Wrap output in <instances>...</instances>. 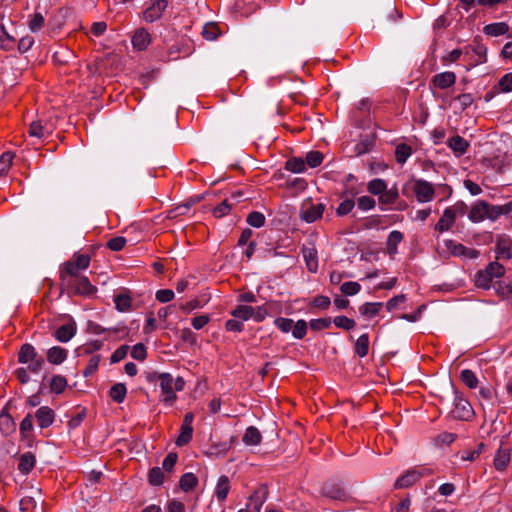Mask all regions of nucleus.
I'll use <instances>...</instances> for the list:
<instances>
[{"mask_svg": "<svg viewBox=\"0 0 512 512\" xmlns=\"http://www.w3.org/2000/svg\"><path fill=\"white\" fill-rule=\"evenodd\" d=\"M489 214L490 205L485 201H479L472 206L468 217L472 222L476 223L483 221L485 218H489Z\"/></svg>", "mask_w": 512, "mask_h": 512, "instance_id": "12", "label": "nucleus"}, {"mask_svg": "<svg viewBox=\"0 0 512 512\" xmlns=\"http://www.w3.org/2000/svg\"><path fill=\"white\" fill-rule=\"evenodd\" d=\"M446 247L454 256L466 257L470 259H475L479 256V251L467 248L461 243H456L453 240L446 241Z\"/></svg>", "mask_w": 512, "mask_h": 512, "instance_id": "10", "label": "nucleus"}, {"mask_svg": "<svg viewBox=\"0 0 512 512\" xmlns=\"http://www.w3.org/2000/svg\"><path fill=\"white\" fill-rule=\"evenodd\" d=\"M511 240L509 237L502 235L496 240V258L497 259H510L511 258Z\"/></svg>", "mask_w": 512, "mask_h": 512, "instance_id": "17", "label": "nucleus"}, {"mask_svg": "<svg viewBox=\"0 0 512 512\" xmlns=\"http://www.w3.org/2000/svg\"><path fill=\"white\" fill-rule=\"evenodd\" d=\"M72 57L73 54L69 49H61L60 51H56L53 54L54 62L61 65L68 63L69 59H71Z\"/></svg>", "mask_w": 512, "mask_h": 512, "instance_id": "57", "label": "nucleus"}, {"mask_svg": "<svg viewBox=\"0 0 512 512\" xmlns=\"http://www.w3.org/2000/svg\"><path fill=\"white\" fill-rule=\"evenodd\" d=\"M149 382L160 381L162 393L165 395L164 402L172 403L176 399V394L173 388L174 379L170 373H153L148 375Z\"/></svg>", "mask_w": 512, "mask_h": 512, "instance_id": "4", "label": "nucleus"}, {"mask_svg": "<svg viewBox=\"0 0 512 512\" xmlns=\"http://www.w3.org/2000/svg\"><path fill=\"white\" fill-rule=\"evenodd\" d=\"M232 316L241 321H247L252 318L253 307L247 305H238L232 312Z\"/></svg>", "mask_w": 512, "mask_h": 512, "instance_id": "37", "label": "nucleus"}, {"mask_svg": "<svg viewBox=\"0 0 512 512\" xmlns=\"http://www.w3.org/2000/svg\"><path fill=\"white\" fill-rule=\"evenodd\" d=\"M229 490V478L226 475L220 476L215 488V496L217 497L218 501H224L227 498Z\"/></svg>", "mask_w": 512, "mask_h": 512, "instance_id": "26", "label": "nucleus"}, {"mask_svg": "<svg viewBox=\"0 0 512 512\" xmlns=\"http://www.w3.org/2000/svg\"><path fill=\"white\" fill-rule=\"evenodd\" d=\"M355 353L363 358L368 354L369 351V336L368 334H362L358 337L354 345Z\"/></svg>", "mask_w": 512, "mask_h": 512, "instance_id": "31", "label": "nucleus"}, {"mask_svg": "<svg viewBox=\"0 0 512 512\" xmlns=\"http://www.w3.org/2000/svg\"><path fill=\"white\" fill-rule=\"evenodd\" d=\"M36 463L35 455L32 452H26L20 455L18 462V470L27 475L34 468Z\"/></svg>", "mask_w": 512, "mask_h": 512, "instance_id": "19", "label": "nucleus"}, {"mask_svg": "<svg viewBox=\"0 0 512 512\" xmlns=\"http://www.w3.org/2000/svg\"><path fill=\"white\" fill-rule=\"evenodd\" d=\"M510 212H512V201L506 203L505 205L490 206L489 219L495 220L500 215H507Z\"/></svg>", "mask_w": 512, "mask_h": 512, "instance_id": "39", "label": "nucleus"}, {"mask_svg": "<svg viewBox=\"0 0 512 512\" xmlns=\"http://www.w3.org/2000/svg\"><path fill=\"white\" fill-rule=\"evenodd\" d=\"M447 145L458 156L463 155L466 152L467 148L469 147V143L467 142V140H465L463 137L459 135H455L449 138L447 141Z\"/></svg>", "mask_w": 512, "mask_h": 512, "instance_id": "23", "label": "nucleus"}, {"mask_svg": "<svg viewBox=\"0 0 512 512\" xmlns=\"http://www.w3.org/2000/svg\"><path fill=\"white\" fill-rule=\"evenodd\" d=\"M193 428L187 426H181L180 434L176 440L177 446H184L188 444L192 439Z\"/></svg>", "mask_w": 512, "mask_h": 512, "instance_id": "51", "label": "nucleus"}, {"mask_svg": "<svg viewBox=\"0 0 512 512\" xmlns=\"http://www.w3.org/2000/svg\"><path fill=\"white\" fill-rule=\"evenodd\" d=\"M305 164L311 168L318 167L323 161V154L319 151H310L305 158Z\"/></svg>", "mask_w": 512, "mask_h": 512, "instance_id": "49", "label": "nucleus"}, {"mask_svg": "<svg viewBox=\"0 0 512 512\" xmlns=\"http://www.w3.org/2000/svg\"><path fill=\"white\" fill-rule=\"evenodd\" d=\"M456 217L449 207H447L443 215L440 217L439 221L435 225V230L439 232L448 231L454 224Z\"/></svg>", "mask_w": 512, "mask_h": 512, "instance_id": "21", "label": "nucleus"}, {"mask_svg": "<svg viewBox=\"0 0 512 512\" xmlns=\"http://www.w3.org/2000/svg\"><path fill=\"white\" fill-rule=\"evenodd\" d=\"M324 209L325 206L322 203L310 205L302 209L301 218L307 223H312L322 217Z\"/></svg>", "mask_w": 512, "mask_h": 512, "instance_id": "15", "label": "nucleus"}, {"mask_svg": "<svg viewBox=\"0 0 512 512\" xmlns=\"http://www.w3.org/2000/svg\"><path fill=\"white\" fill-rule=\"evenodd\" d=\"M16 429V424L13 420V418L5 412H2L0 414V430L2 433L8 435L12 432H14Z\"/></svg>", "mask_w": 512, "mask_h": 512, "instance_id": "34", "label": "nucleus"}, {"mask_svg": "<svg viewBox=\"0 0 512 512\" xmlns=\"http://www.w3.org/2000/svg\"><path fill=\"white\" fill-rule=\"evenodd\" d=\"M261 440H262L261 433L254 426H249L246 429V431L243 435V438H242V441L244 442V444L249 445V446H256L261 443Z\"/></svg>", "mask_w": 512, "mask_h": 512, "instance_id": "27", "label": "nucleus"}, {"mask_svg": "<svg viewBox=\"0 0 512 512\" xmlns=\"http://www.w3.org/2000/svg\"><path fill=\"white\" fill-rule=\"evenodd\" d=\"M460 379L470 389H475L478 386V379L475 373L470 369L462 370Z\"/></svg>", "mask_w": 512, "mask_h": 512, "instance_id": "41", "label": "nucleus"}, {"mask_svg": "<svg viewBox=\"0 0 512 512\" xmlns=\"http://www.w3.org/2000/svg\"><path fill=\"white\" fill-rule=\"evenodd\" d=\"M321 494L330 499L340 501H345L349 497L346 489L340 483L334 481L326 482L321 489Z\"/></svg>", "mask_w": 512, "mask_h": 512, "instance_id": "7", "label": "nucleus"}, {"mask_svg": "<svg viewBox=\"0 0 512 512\" xmlns=\"http://www.w3.org/2000/svg\"><path fill=\"white\" fill-rule=\"evenodd\" d=\"M149 483L153 486H159L164 481V473L160 467H153L148 473Z\"/></svg>", "mask_w": 512, "mask_h": 512, "instance_id": "45", "label": "nucleus"}, {"mask_svg": "<svg viewBox=\"0 0 512 512\" xmlns=\"http://www.w3.org/2000/svg\"><path fill=\"white\" fill-rule=\"evenodd\" d=\"M354 206H355L354 200L346 199L340 203V205L336 209V214L338 216H345L353 210Z\"/></svg>", "mask_w": 512, "mask_h": 512, "instance_id": "59", "label": "nucleus"}, {"mask_svg": "<svg viewBox=\"0 0 512 512\" xmlns=\"http://www.w3.org/2000/svg\"><path fill=\"white\" fill-rule=\"evenodd\" d=\"M483 30H484V33L487 35L500 36V35L506 34L509 30V27L504 22H497V23H492V24L486 25Z\"/></svg>", "mask_w": 512, "mask_h": 512, "instance_id": "32", "label": "nucleus"}, {"mask_svg": "<svg viewBox=\"0 0 512 512\" xmlns=\"http://www.w3.org/2000/svg\"><path fill=\"white\" fill-rule=\"evenodd\" d=\"M81 270L73 264V261H67L60 270V287L69 284L76 278L83 276Z\"/></svg>", "mask_w": 512, "mask_h": 512, "instance_id": "8", "label": "nucleus"}, {"mask_svg": "<svg viewBox=\"0 0 512 512\" xmlns=\"http://www.w3.org/2000/svg\"><path fill=\"white\" fill-rule=\"evenodd\" d=\"M430 474H432V470L429 468L415 467L413 469L408 470L406 473H404L402 476H400L396 480V482L394 484V488L395 489H403V488L411 487L422 477H425Z\"/></svg>", "mask_w": 512, "mask_h": 512, "instance_id": "3", "label": "nucleus"}, {"mask_svg": "<svg viewBox=\"0 0 512 512\" xmlns=\"http://www.w3.org/2000/svg\"><path fill=\"white\" fill-rule=\"evenodd\" d=\"M285 169L292 173H302L306 170V164L302 158L293 157L286 162Z\"/></svg>", "mask_w": 512, "mask_h": 512, "instance_id": "38", "label": "nucleus"}, {"mask_svg": "<svg viewBox=\"0 0 512 512\" xmlns=\"http://www.w3.org/2000/svg\"><path fill=\"white\" fill-rule=\"evenodd\" d=\"M382 305L381 302H367L359 307V312L366 318H373L378 315Z\"/></svg>", "mask_w": 512, "mask_h": 512, "instance_id": "29", "label": "nucleus"}, {"mask_svg": "<svg viewBox=\"0 0 512 512\" xmlns=\"http://www.w3.org/2000/svg\"><path fill=\"white\" fill-rule=\"evenodd\" d=\"M387 183L381 178H375L368 182L367 191L378 196V203L383 206L394 204L399 198V192L396 186L387 188Z\"/></svg>", "mask_w": 512, "mask_h": 512, "instance_id": "1", "label": "nucleus"}, {"mask_svg": "<svg viewBox=\"0 0 512 512\" xmlns=\"http://www.w3.org/2000/svg\"><path fill=\"white\" fill-rule=\"evenodd\" d=\"M411 153L412 149L409 145H406L404 143L397 145L395 149L396 161L399 164H404L406 160L410 157Z\"/></svg>", "mask_w": 512, "mask_h": 512, "instance_id": "42", "label": "nucleus"}, {"mask_svg": "<svg viewBox=\"0 0 512 512\" xmlns=\"http://www.w3.org/2000/svg\"><path fill=\"white\" fill-rule=\"evenodd\" d=\"M198 480L193 473H185L180 478V488L185 491H191L197 485Z\"/></svg>", "mask_w": 512, "mask_h": 512, "instance_id": "40", "label": "nucleus"}, {"mask_svg": "<svg viewBox=\"0 0 512 512\" xmlns=\"http://www.w3.org/2000/svg\"><path fill=\"white\" fill-rule=\"evenodd\" d=\"M332 320L331 318H319V319H312L309 322L310 328L314 331H320L322 329H327L331 326Z\"/></svg>", "mask_w": 512, "mask_h": 512, "instance_id": "56", "label": "nucleus"}, {"mask_svg": "<svg viewBox=\"0 0 512 512\" xmlns=\"http://www.w3.org/2000/svg\"><path fill=\"white\" fill-rule=\"evenodd\" d=\"M357 205L361 210H371L375 207L376 201L370 196H361L357 200Z\"/></svg>", "mask_w": 512, "mask_h": 512, "instance_id": "62", "label": "nucleus"}, {"mask_svg": "<svg viewBox=\"0 0 512 512\" xmlns=\"http://www.w3.org/2000/svg\"><path fill=\"white\" fill-rule=\"evenodd\" d=\"M464 53L466 55H469L470 53L475 54L477 56V59H475V64L486 62L487 48L485 45L479 42H474V44L466 46L464 48Z\"/></svg>", "mask_w": 512, "mask_h": 512, "instance_id": "22", "label": "nucleus"}, {"mask_svg": "<svg viewBox=\"0 0 512 512\" xmlns=\"http://www.w3.org/2000/svg\"><path fill=\"white\" fill-rule=\"evenodd\" d=\"M453 403L454 408L451 411V415L453 418L468 421L473 417L474 411L471 404L467 399L463 397L462 394H460L457 391L454 392Z\"/></svg>", "mask_w": 512, "mask_h": 512, "instance_id": "5", "label": "nucleus"}, {"mask_svg": "<svg viewBox=\"0 0 512 512\" xmlns=\"http://www.w3.org/2000/svg\"><path fill=\"white\" fill-rule=\"evenodd\" d=\"M44 25V17L41 13H34L32 18L29 21V28L31 31L36 32L39 31Z\"/></svg>", "mask_w": 512, "mask_h": 512, "instance_id": "61", "label": "nucleus"}, {"mask_svg": "<svg viewBox=\"0 0 512 512\" xmlns=\"http://www.w3.org/2000/svg\"><path fill=\"white\" fill-rule=\"evenodd\" d=\"M116 309L120 312H127L131 309L132 299L126 293H121L114 298Z\"/></svg>", "mask_w": 512, "mask_h": 512, "instance_id": "35", "label": "nucleus"}, {"mask_svg": "<svg viewBox=\"0 0 512 512\" xmlns=\"http://www.w3.org/2000/svg\"><path fill=\"white\" fill-rule=\"evenodd\" d=\"M485 272L489 273V276L493 278H500L505 273V268L503 265L499 264L498 262H491L487 265V267L484 269Z\"/></svg>", "mask_w": 512, "mask_h": 512, "instance_id": "53", "label": "nucleus"}, {"mask_svg": "<svg viewBox=\"0 0 512 512\" xmlns=\"http://www.w3.org/2000/svg\"><path fill=\"white\" fill-rule=\"evenodd\" d=\"M220 33L219 27L216 23H207L204 25L202 35L206 40H215Z\"/></svg>", "mask_w": 512, "mask_h": 512, "instance_id": "44", "label": "nucleus"}, {"mask_svg": "<svg viewBox=\"0 0 512 512\" xmlns=\"http://www.w3.org/2000/svg\"><path fill=\"white\" fill-rule=\"evenodd\" d=\"M333 323L336 327L344 329L346 331L352 330L356 325L353 319L348 318L346 316H336L333 319Z\"/></svg>", "mask_w": 512, "mask_h": 512, "instance_id": "50", "label": "nucleus"}, {"mask_svg": "<svg viewBox=\"0 0 512 512\" xmlns=\"http://www.w3.org/2000/svg\"><path fill=\"white\" fill-rule=\"evenodd\" d=\"M147 352L146 347L142 343H138L132 347L131 357L138 361H144L146 359Z\"/></svg>", "mask_w": 512, "mask_h": 512, "instance_id": "60", "label": "nucleus"}, {"mask_svg": "<svg viewBox=\"0 0 512 512\" xmlns=\"http://www.w3.org/2000/svg\"><path fill=\"white\" fill-rule=\"evenodd\" d=\"M246 221L250 226L260 228L265 224V216L261 212L253 211L248 214Z\"/></svg>", "mask_w": 512, "mask_h": 512, "instance_id": "48", "label": "nucleus"}, {"mask_svg": "<svg viewBox=\"0 0 512 512\" xmlns=\"http://www.w3.org/2000/svg\"><path fill=\"white\" fill-rule=\"evenodd\" d=\"M76 333V324L74 322L60 326L55 331V338L62 343L68 342Z\"/></svg>", "mask_w": 512, "mask_h": 512, "instance_id": "20", "label": "nucleus"}, {"mask_svg": "<svg viewBox=\"0 0 512 512\" xmlns=\"http://www.w3.org/2000/svg\"><path fill=\"white\" fill-rule=\"evenodd\" d=\"M37 352L35 348L29 344H23L20 348V351L18 353V361L20 363L26 364L29 363L32 360H35V357H37Z\"/></svg>", "mask_w": 512, "mask_h": 512, "instance_id": "28", "label": "nucleus"}, {"mask_svg": "<svg viewBox=\"0 0 512 512\" xmlns=\"http://www.w3.org/2000/svg\"><path fill=\"white\" fill-rule=\"evenodd\" d=\"M456 81V75L453 72L446 71L439 74H436L432 78V83L440 88V89H446L452 86Z\"/></svg>", "mask_w": 512, "mask_h": 512, "instance_id": "18", "label": "nucleus"}, {"mask_svg": "<svg viewBox=\"0 0 512 512\" xmlns=\"http://www.w3.org/2000/svg\"><path fill=\"white\" fill-rule=\"evenodd\" d=\"M499 89L503 93H508L512 91V73H506L499 80Z\"/></svg>", "mask_w": 512, "mask_h": 512, "instance_id": "63", "label": "nucleus"}, {"mask_svg": "<svg viewBox=\"0 0 512 512\" xmlns=\"http://www.w3.org/2000/svg\"><path fill=\"white\" fill-rule=\"evenodd\" d=\"M35 417L41 428H47L52 425L55 413L50 407L42 406L36 411Z\"/></svg>", "mask_w": 512, "mask_h": 512, "instance_id": "16", "label": "nucleus"}, {"mask_svg": "<svg viewBox=\"0 0 512 512\" xmlns=\"http://www.w3.org/2000/svg\"><path fill=\"white\" fill-rule=\"evenodd\" d=\"M511 459V449L501 445L495 455L493 464L496 470L503 471L506 469Z\"/></svg>", "mask_w": 512, "mask_h": 512, "instance_id": "13", "label": "nucleus"}, {"mask_svg": "<svg viewBox=\"0 0 512 512\" xmlns=\"http://www.w3.org/2000/svg\"><path fill=\"white\" fill-rule=\"evenodd\" d=\"M307 333V322L305 320H298L293 324L292 335L296 339H303Z\"/></svg>", "mask_w": 512, "mask_h": 512, "instance_id": "54", "label": "nucleus"}, {"mask_svg": "<svg viewBox=\"0 0 512 512\" xmlns=\"http://www.w3.org/2000/svg\"><path fill=\"white\" fill-rule=\"evenodd\" d=\"M127 388L123 383L114 384L109 390V396L116 403H122L126 397Z\"/></svg>", "mask_w": 512, "mask_h": 512, "instance_id": "30", "label": "nucleus"}, {"mask_svg": "<svg viewBox=\"0 0 512 512\" xmlns=\"http://www.w3.org/2000/svg\"><path fill=\"white\" fill-rule=\"evenodd\" d=\"M360 289V284L353 281L344 282L340 287L341 292L348 296H353L357 294L360 291Z\"/></svg>", "mask_w": 512, "mask_h": 512, "instance_id": "55", "label": "nucleus"}, {"mask_svg": "<svg viewBox=\"0 0 512 512\" xmlns=\"http://www.w3.org/2000/svg\"><path fill=\"white\" fill-rule=\"evenodd\" d=\"M67 358V350L60 347L54 346L50 348L47 352V360L49 363L54 365H59L65 361Z\"/></svg>", "mask_w": 512, "mask_h": 512, "instance_id": "25", "label": "nucleus"}, {"mask_svg": "<svg viewBox=\"0 0 512 512\" xmlns=\"http://www.w3.org/2000/svg\"><path fill=\"white\" fill-rule=\"evenodd\" d=\"M14 154L11 152H5L0 156V176L5 175L12 166V160Z\"/></svg>", "mask_w": 512, "mask_h": 512, "instance_id": "52", "label": "nucleus"}, {"mask_svg": "<svg viewBox=\"0 0 512 512\" xmlns=\"http://www.w3.org/2000/svg\"><path fill=\"white\" fill-rule=\"evenodd\" d=\"M61 292L66 291L68 295H77L83 297H91L97 292L96 286L92 285L86 276H80L60 287Z\"/></svg>", "mask_w": 512, "mask_h": 512, "instance_id": "2", "label": "nucleus"}, {"mask_svg": "<svg viewBox=\"0 0 512 512\" xmlns=\"http://www.w3.org/2000/svg\"><path fill=\"white\" fill-rule=\"evenodd\" d=\"M403 234L398 231L394 230L390 232L387 238L386 248L389 254H395L397 252V245L402 241Z\"/></svg>", "mask_w": 512, "mask_h": 512, "instance_id": "33", "label": "nucleus"}, {"mask_svg": "<svg viewBox=\"0 0 512 512\" xmlns=\"http://www.w3.org/2000/svg\"><path fill=\"white\" fill-rule=\"evenodd\" d=\"M15 39L7 32L4 25H0V47L4 50H10Z\"/></svg>", "mask_w": 512, "mask_h": 512, "instance_id": "46", "label": "nucleus"}, {"mask_svg": "<svg viewBox=\"0 0 512 512\" xmlns=\"http://www.w3.org/2000/svg\"><path fill=\"white\" fill-rule=\"evenodd\" d=\"M302 255L306 262L307 269L315 273L318 269L317 251L314 248H302Z\"/></svg>", "mask_w": 512, "mask_h": 512, "instance_id": "24", "label": "nucleus"}, {"mask_svg": "<svg viewBox=\"0 0 512 512\" xmlns=\"http://www.w3.org/2000/svg\"><path fill=\"white\" fill-rule=\"evenodd\" d=\"M412 185V191L418 202L425 203L433 200L435 190L430 182L423 179H413Z\"/></svg>", "mask_w": 512, "mask_h": 512, "instance_id": "6", "label": "nucleus"}, {"mask_svg": "<svg viewBox=\"0 0 512 512\" xmlns=\"http://www.w3.org/2000/svg\"><path fill=\"white\" fill-rule=\"evenodd\" d=\"M67 387V380L64 376L55 375L50 381V389L56 394H60Z\"/></svg>", "mask_w": 512, "mask_h": 512, "instance_id": "43", "label": "nucleus"}, {"mask_svg": "<svg viewBox=\"0 0 512 512\" xmlns=\"http://www.w3.org/2000/svg\"><path fill=\"white\" fill-rule=\"evenodd\" d=\"M231 207L232 205L227 199H225L213 209V215L216 218H222L230 212Z\"/></svg>", "mask_w": 512, "mask_h": 512, "instance_id": "58", "label": "nucleus"}, {"mask_svg": "<svg viewBox=\"0 0 512 512\" xmlns=\"http://www.w3.org/2000/svg\"><path fill=\"white\" fill-rule=\"evenodd\" d=\"M268 497V488L266 485L259 486L249 498L248 507L255 512H260L262 505Z\"/></svg>", "mask_w": 512, "mask_h": 512, "instance_id": "11", "label": "nucleus"}, {"mask_svg": "<svg viewBox=\"0 0 512 512\" xmlns=\"http://www.w3.org/2000/svg\"><path fill=\"white\" fill-rule=\"evenodd\" d=\"M275 325L284 333H288L292 330L294 321L289 318H276L274 321Z\"/></svg>", "mask_w": 512, "mask_h": 512, "instance_id": "64", "label": "nucleus"}, {"mask_svg": "<svg viewBox=\"0 0 512 512\" xmlns=\"http://www.w3.org/2000/svg\"><path fill=\"white\" fill-rule=\"evenodd\" d=\"M166 7V0H156L143 12L144 20L152 23L160 19Z\"/></svg>", "mask_w": 512, "mask_h": 512, "instance_id": "9", "label": "nucleus"}, {"mask_svg": "<svg viewBox=\"0 0 512 512\" xmlns=\"http://www.w3.org/2000/svg\"><path fill=\"white\" fill-rule=\"evenodd\" d=\"M151 43V36L145 28H139L132 36V45L135 49L145 50Z\"/></svg>", "mask_w": 512, "mask_h": 512, "instance_id": "14", "label": "nucleus"}, {"mask_svg": "<svg viewBox=\"0 0 512 512\" xmlns=\"http://www.w3.org/2000/svg\"><path fill=\"white\" fill-rule=\"evenodd\" d=\"M28 132L31 137H36L39 139L45 137L46 135H48L50 133L48 128L45 125H43L40 120L33 121L30 124Z\"/></svg>", "mask_w": 512, "mask_h": 512, "instance_id": "36", "label": "nucleus"}, {"mask_svg": "<svg viewBox=\"0 0 512 512\" xmlns=\"http://www.w3.org/2000/svg\"><path fill=\"white\" fill-rule=\"evenodd\" d=\"M492 280L493 279L489 276L488 272H485V270H480L476 274L475 284L477 287L489 289Z\"/></svg>", "mask_w": 512, "mask_h": 512, "instance_id": "47", "label": "nucleus"}]
</instances>
